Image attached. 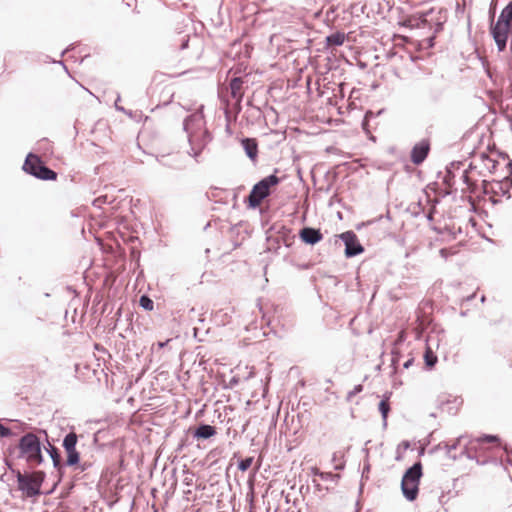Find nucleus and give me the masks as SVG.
<instances>
[{
    "mask_svg": "<svg viewBox=\"0 0 512 512\" xmlns=\"http://www.w3.org/2000/svg\"><path fill=\"white\" fill-rule=\"evenodd\" d=\"M205 119L201 110L187 116L183 129L187 134L190 150L188 154L197 160L201 152L212 141V135L205 127Z\"/></svg>",
    "mask_w": 512,
    "mask_h": 512,
    "instance_id": "obj_1",
    "label": "nucleus"
},
{
    "mask_svg": "<svg viewBox=\"0 0 512 512\" xmlns=\"http://www.w3.org/2000/svg\"><path fill=\"white\" fill-rule=\"evenodd\" d=\"M41 446L40 439L35 434L27 433L19 440V457L32 466L40 465L43 462Z\"/></svg>",
    "mask_w": 512,
    "mask_h": 512,
    "instance_id": "obj_2",
    "label": "nucleus"
},
{
    "mask_svg": "<svg viewBox=\"0 0 512 512\" xmlns=\"http://www.w3.org/2000/svg\"><path fill=\"white\" fill-rule=\"evenodd\" d=\"M279 183L280 178L275 174L264 177L257 182L252 187L247 197L248 207L252 209L259 207L262 201L271 194V188L277 186Z\"/></svg>",
    "mask_w": 512,
    "mask_h": 512,
    "instance_id": "obj_3",
    "label": "nucleus"
},
{
    "mask_svg": "<svg viewBox=\"0 0 512 512\" xmlns=\"http://www.w3.org/2000/svg\"><path fill=\"white\" fill-rule=\"evenodd\" d=\"M43 471L31 473L16 472L18 489L28 498L35 497L41 493V485L45 479Z\"/></svg>",
    "mask_w": 512,
    "mask_h": 512,
    "instance_id": "obj_4",
    "label": "nucleus"
},
{
    "mask_svg": "<svg viewBox=\"0 0 512 512\" xmlns=\"http://www.w3.org/2000/svg\"><path fill=\"white\" fill-rule=\"evenodd\" d=\"M23 170L41 180H55L57 173L47 167L39 156L29 153L23 164Z\"/></svg>",
    "mask_w": 512,
    "mask_h": 512,
    "instance_id": "obj_5",
    "label": "nucleus"
},
{
    "mask_svg": "<svg viewBox=\"0 0 512 512\" xmlns=\"http://www.w3.org/2000/svg\"><path fill=\"white\" fill-rule=\"evenodd\" d=\"M490 33L500 52L504 51L507 46L509 37L512 36V24H505L500 21L491 23Z\"/></svg>",
    "mask_w": 512,
    "mask_h": 512,
    "instance_id": "obj_6",
    "label": "nucleus"
},
{
    "mask_svg": "<svg viewBox=\"0 0 512 512\" xmlns=\"http://www.w3.org/2000/svg\"><path fill=\"white\" fill-rule=\"evenodd\" d=\"M335 238L342 240L345 244V256L347 258L355 257L364 251L363 246L357 239V235L353 231H346L335 235ZM335 242H337V240H335Z\"/></svg>",
    "mask_w": 512,
    "mask_h": 512,
    "instance_id": "obj_7",
    "label": "nucleus"
},
{
    "mask_svg": "<svg viewBox=\"0 0 512 512\" xmlns=\"http://www.w3.org/2000/svg\"><path fill=\"white\" fill-rule=\"evenodd\" d=\"M156 161L169 169L181 170L185 167L183 156L180 153L157 155Z\"/></svg>",
    "mask_w": 512,
    "mask_h": 512,
    "instance_id": "obj_8",
    "label": "nucleus"
},
{
    "mask_svg": "<svg viewBox=\"0 0 512 512\" xmlns=\"http://www.w3.org/2000/svg\"><path fill=\"white\" fill-rule=\"evenodd\" d=\"M430 151V142L427 139H423L416 143L410 154L411 162L415 165L422 164L427 158Z\"/></svg>",
    "mask_w": 512,
    "mask_h": 512,
    "instance_id": "obj_9",
    "label": "nucleus"
},
{
    "mask_svg": "<svg viewBox=\"0 0 512 512\" xmlns=\"http://www.w3.org/2000/svg\"><path fill=\"white\" fill-rule=\"evenodd\" d=\"M499 439L497 436L494 435H484L482 437H479L475 440H471L464 448L462 454L466 455L467 458L474 460L476 459V456L474 453L477 451L478 447H480L483 443L488 442H498Z\"/></svg>",
    "mask_w": 512,
    "mask_h": 512,
    "instance_id": "obj_10",
    "label": "nucleus"
},
{
    "mask_svg": "<svg viewBox=\"0 0 512 512\" xmlns=\"http://www.w3.org/2000/svg\"><path fill=\"white\" fill-rule=\"evenodd\" d=\"M299 238L305 244L315 245L322 240L323 235L319 229L304 227L299 231Z\"/></svg>",
    "mask_w": 512,
    "mask_h": 512,
    "instance_id": "obj_11",
    "label": "nucleus"
},
{
    "mask_svg": "<svg viewBox=\"0 0 512 512\" xmlns=\"http://www.w3.org/2000/svg\"><path fill=\"white\" fill-rule=\"evenodd\" d=\"M230 92L233 99L236 100V105L238 108V111L241 109L240 103L243 98V92H242V86H243V79L241 77H234L230 81Z\"/></svg>",
    "mask_w": 512,
    "mask_h": 512,
    "instance_id": "obj_12",
    "label": "nucleus"
},
{
    "mask_svg": "<svg viewBox=\"0 0 512 512\" xmlns=\"http://www.w3.org/2000/svg\"><path fill=\"white\" fill-rule=\"evenodd\" d=\"M421 476H422V464H421V462L418 461L406 470V472L404 473V475L402 477V481L419 484Z\"/></svg>",
    "mask_w": 512,
    "mask_h": 512,
    "instance_id": "obj_13",
    "label": "nucleus"
},
{
    "mask_svg": "<svg viewBox=\"0 0 512 512\" xmlns=\"http://www.w3.org/2000/svg\"><path fill=\"white\" fill-rule=\"evenodd\" d=\"M241 145L247 155L252 161L256 162L258 157V144L254 138H244L241 140Z\"/></svg>",
    "mask_w": 512,
    "mask_h": 512,
    "instance_id": "obj_14",
    "label": "nucleus"
},
{
    "mask_svg": "<svg viewBox=\"0 0 512 512\" xmlns=\"http://www.w3.org/2000/svg\"><path fill=\"white\" fill-rule=\"evenodd\" d=\"M401 490H402L403 496L408 501H414L418 495L419 484L412 483V482L410 483L407 481H401Z\"/></svg>",
    "mask_w": 512,
    "mask_h": 512,
    "instance_id": "obj_15",
    "label": "nucleus"
},
{
    "mask_svg": "<svg viewBox=\"0 0 512 512\" xmlns=\"http://www.w3.org/2000/svg\"><path fill=\"white\" fill-rule=\"evenodd\" d=\"M216 434V428L209 424H200L193 432L196 439H209Z\"/></svg>",
    "mask_w": 512,
    "mask_h": 512,
    "instance_id": "obj_16",
    "label": "nucleus"
},
{
    "mask_svg": "<svg viewBox=\"0 0 512 512\" xmlns=\"http://www.w3.org/2000/svg\"><path fill=\"white\" fill-rule=\"evenodd\" d=\"M346 39V35L343 32H335L326 37V44L328 46H341Z\"/></svg>",
    "mask_w": 512,
    "mask_h": 512,
    "instance_id": "obj_17",
    "label": "nucleus"
},
{
    "mask_svg": "<svg viewBox=\"0 0 512 512\" xmlns=\"http://www.w3.org/2000/svg\"><path fill=\"white\" fill-rule=\"evenodd\" d=\"M312 474L320 477V479L323 481H330V482H334V483H336L340 478L339 474H334L331 472H322L317 468L312 469Z\"/></svg>",
    "mask_w": 512,
    "mask_h": 512,
    "instance_id": "obj_18",
    "label": "nucleus"
},
{
    "mask_svg": "<svg viewBox=\"0 0 512 512\" xmlns=\"http://www.w3.org/2000/svg\"><path fill=\"white\" fill-rule=\"evenodd\" d=\"M497 21L512 24V0L503 8Z\"/></svg>",
    "mask_w": 512,
    "mask_h": 512,
    "instance_id": "obj_19",
    "label": "nucleus"
},
{
    "mask_svg": "<svg viewBox=\"0 0 512 512\" xmlns=\"http://www.w3.org/2000/svg\"><path fill=\"white\" fill-rule=\"evenodd\" d=\"M389 396H385L384 399H382L378 405V409L381 413L382 419H383V426L385 427L387 425V417L390 411V404L388 402Z\"/></svg>",
    "mask_w": 512,
    "mask_h": 512,
    "instance_id": "obj_20",
    "label": "nucleus"
},
{
    "mask_svg": "<svg viewBox=\"0 0 512 512\" xmlns=\"http://www.w3.org/2000/svg\"><path fill=\"white\" fill-rule=\"evenodd\" d=\"M47 452L49 453V455L53 461V466L57 469H60L62 467V464H61V455H60L59 450L55 446L49 444V448L47 449Z\"/></svg>",
    "mask_w": 512,
    "mask_h": 512,
    "instance_id": "obj_21",
    "label": "nucleus"
},
{
    "mask_svg": "<svg viewBox=\"0 0 512 512\" xmlns=\"http://www.w3.org/2000/svg\"><path fill=\"white\" fill-rule=\"evenodd\" d=\"M67 453V459H66V465L67 466H74L79 463L80 460V454L76 450V447H72L70 449L65 450Z\"/></svg>",
    "mask_w": 512,
    "mask_h": 512,
    "instance_id": "obj_22",
    "label": "nucleus"
},
{
    "mask_svg": "<svg viewBox=\"0 0 512 512\" xmlns=\"http://www.w3.org/2000/svg\"><path fill=\"white\" fill-rule=\"evenodd\" d=\"M77 441H78L77 434L74 432H70L63 439V444H62L63 448L65 450L70 449L72 447L75 448L77 445Z\"/></svg>",
    "mask_w": 512,
    "mask_h": 512,
    "instance_id": "obj_23",
    "label": "nucleus"
},
{
    "mask_svg": "<svg viewBox=\"0 0 512 512\" xmlns=\"http://www.w3.org/2000/svg\"><path fill=\"white\" fill-rule=\"evenodd\" d=\"M424 360L427 367L432 368L437 363V356L428 347L424 353Z\"/></svg>",
    "mask_w": 512,
    "mask_h": 512,
    "instance_id": "obj_24",
    "label": "nucleus"
},
{
    "mask_svg": "<svg viewBox=\"0 0 512 512\" xmlns=\"http://www.w3.org/2000/svg\"><path fill=\"white\" fill-rule=\"evenodd\" d=\"M139 304L143 309L148 310V311L153 310V307H154V303H153L152 299L150 297H148L147 295H142L140 297Z\"/></svg>",
    "mask_w": 512,
    "mask_h": 512,
    "instance_id": "obj_25",
    "label": "nucleus"
},
{
    "mask_svg": "<svg viewBox=\"0 0 512 512\" xmlns=\"http://www.w3.org/2000/svg\"><path fill=\"white\" fill-rule=\"evenodd\" d=\"M252 462H253L252 457L244 458L238 462V469L242 472H245L251 467Z\"/></svg>",
    "mask_w": 512,
    "mask_h": 512,
    "instance_id": "obj_26",
    "label": "nucleus"
},
{
    "mask_svg": "<svg viewBox=\"0 0 512 512\" xmlns=\"http://www.w3.org/2000/svg\"><path fill=\"white\" fill-rule=\"evenodd\" d=\"M363 385L358 384L356 385L351 391L347 394V400L350 401L354 396H356L358 393L362 392Z\"/></svg>",
    "mask_w": 512,
    "mask_h": 512,
    "instance_id": "obj_27",
    "label": "nucleus"
},
{
    "mask_svg": "<svg viewBox=\"0 0 512 512\" xmlns=\"http://www.w3.org/2000/svg\"><path fill=\"white\" fill-rule=\"evenodd\" d=\"M11 434V430L0 423V438L8 437Z\"/></svg>",
    "mask_w": 512,
    "mask_h": 512,
    "instance_id": "obj_28",
    "label": "nucleus"
},
{
    "mask_svg": "<svg viewBox=\"0 0 512 512\" xmlns=\"http://www.w3.org/2000/svg\"><path fill=\"white\" fill-rule=\"evenodd\" d=\"M464 439L463 436H460L459 438H457L456 442L453 443L452 445H447V453L450 455L451 451L456 449L458 444Z\"/></svg>",
    "mask_w": 512,
    "mask_h": 512,
    "instance_id": "obj_29",
    "label": "nucleus"
},
{
    "mask_svg": "<svg viewBox=\"0 0 512 512\" xmlns=\"http://www.w3.org/2000/svg\"><path fill=\"white\" fill-rule=\"evenodd\" d=\"M120 100H121V97H120V95H118V97H117V99H116V101H115V108H116L118 111H122V112H124L125 114H127V115L131 116V112H130V111H129V112H128V111H126V110L124 109V107H122V106H121V104H118V102H119Z\"/></svg>",
    "mask_w": 512,
    "mask_h": 512,
    "instance_id": "obj_30",
    "label": "nucleus"
},
{
    "mask_svg": "<svg viewBox=\"0 0 512 512\" xmlns=\"http://www.w3.org/2000/svg\"><path fill=\"white\" fill-rule=\"evenodd\" d=\"M120 100H121V97H120V95H118V97H117V99H116V101H115V108H116L118 111H122V112H124L125 114H127V115L131 116V112H130V111H129V112H128V111H126V110L124 109V107H122V106H121V104H118V102H119Z\"/></svg>",
    "mask_w": 512,
    "mask_h": 512,
    "instance_id": "obj_31",
    "label": "nucleus"
},
{
    "mask_svg": "<svg viewBox=\"0 0 512 512\" xmlns=\"http://www.w3.org/2000/svg\"><path fill=\"white\" fill-rule=\"evenodd\" d=\"M461 179L463 180V182L467 185V187H470L471 186V180L468 176V171L467 170H464L462 172V175H461Z\"/></svg>",
    "mask_w": 512,
    "mask_h": 512,
    "instance_id": "obj_32",
    "label": "nucleus"
},
{
    "mask_svg": "<svg viewBox=\"0 0 512 512\" xmlns=\"http://www.w3.org/2000/svg\"><path fill=\"white\" fill-rule=\"evenodd\" d=\"M370 472V464L368 461H365L362 471V478L368 479V474Z\"/></svg>",
    "mask_w": 512,
    "mask_h": 512,
    "instance_id": "obj_33",
    "label": "nucleus"
},
{
    "mask_svg": "<svg viewBox=\"0 0 512 512\" xmlns=\"http://www.w3.org/2000/svg\"><path fill=\"white\" fill-rule=\"evenodd\" d=\"M494 16H495V10L490 8V10H489V17H490L491 23H495L494 22Z\"/></svg>",
    "mask_w": 512,
    "mask_h": 512,
    "instance_id": "obj_34",
    "label": "nucleus"
},
{
    "mask_svg": "<svg viewBox=\"0 0 512 512\" xmlns=\"http://www.w3.org/2000/svg\"><path fill=\"white\" fill-rule=\"evenodd\" d=\"M430 96H431V98H432L434 101H437V100L440 98L441 93H440V92H438V93L431 92V95H430Z\"/></svg>",
    "mask_w": 512,
    "mask_h": 512,
    "instance_id": "obj_35",
    "label": "nucleus"
},
{
    "mask_svg": "<svg viewBox=\"0 0 512 512\" xmlns=\"http://www.w3.org/2000/svg\"><path fill=\"white\" fill-rule=\"evenodd\" d=\"M188 43H189V39H188V38H187V39H184V40L182 41V44H181L180 48H181V49H186V48L188 47Z\"/></svg>",
    "mask_w": 512,
    "mask_h": 512,
    "instance_id": "obj_36",
    "label": "nucleus"
},
{
    "mask_svg": "<svg viewBox=\"0 0 512 512\" xmlns=\"http://www.w3.org/2000/svg\"><path fill=\"white\" fill-rule=\"evenodd\" d=\"M508 463H509V465L511 466V469H509V468H506V469H507V472H508V474H509V476H510V479H511V481H512V460H511V459H508Z\"/></svg>",
    "mask_w": 512,
    "mask_h": 512,
    "instance_id": "obj_37",
    "label": "nucleus"
},
{
    "mask_svg": "<svg viewBox=\"0 0 512 512\" xmlns=\"http://www.w3.org/2000/svg\"><path fill=\"white\" fill-rule=\"evenodd\" d=\"M412 363H413V359H412V358H411V359H408V360L403 364V367L407 369V368H409V367L412 365Z\"/></svg>",
    "mask_w": 512,
    "mask_h": 512,
    "instance_id": "obj_38",
    "label": "nucleus"
},
{
    "mask_svg": "<svg viewBox=\"0 0 512 512\" xmlns=\"http://www.w3.org/2000/svg\"><path fill=\"white\" fill-rule=\"evenodd\" d=\"M372 112H367L366 115H365V118H364V121H363V127L365 128V125L367 123V120H368V117L369 116H372Z\"/></svg>",
    "mask_w": 512,
    "mask_h": 512,
    "instance_id": "obj_39",
    "label": "nucleus"
},
{
    "mask_svg": "<svg viewBox=\"0 0 512 512\" xmlns=\"http://www.w3.org/2000/svg\"><path fill=\"white\" fill-rule=\"evenodd\" d=\"M343 468H344V464H337V465L335 466V469H336V470H342Z\"/></svg>",
    "mask_w": 512,
    "mask_h": 512,
    "instance_id": "obj_40",
    "label": "nucleus"
},
{
    "mask_svg": "<svg viewBox=\"0 0 512 512\" xmlns=\"http://www.w3.org/2000/svg\"><path fill=\"white\" fill-rule=\"evenodd\" d=\"M402 445L404 446L405 449L409 448V446H410L408 441H403Z\"/></svg>",
    "mask_w": 512,
    "mask_h": 512,
    "instance_id": "obj_41",
    "label": "nucleus"
},
{
    "mask_svg": "<svg viewBox=\"0 0 512 512\" xmlns=\"http://www.w3.org/2000/svg\"><path fill=\"white\" fill-rule=\"evenodd\" d=\"M403 336H404V332H400L399 338H398L399 342L403 340Z\"/></svg>",
    "mask_w": 512,
    "mask_h": 512,
    "instance_id": "obj_42",
    "label": "nucleus"
},
{
    "mask_svg": "<svg viewBox=\"0 0 512 512\" xmlns=\"http://www.w3.org/2000/svg\"><path fill=\"white\" fill-rule=\"evenodd\" d=\"M474 297H475V294L470 295L469 297H467V301H471Z\"/></svg>",
    "mask_w": 512,
    "mask_h": 512,
    "instance_id": "obj_43",
    "label": "nucleus"
},
{
    "mask_svg": "<svg viewBox=\"0 0 512 512\" xmlns=\"http://www.w3.org/2000/svg\"><path fill=\"white\" fill-rule=\"evenodd\" d=\"M333 461H337L336 453H334V455H333Z\"/></svg>",
    "mask_w": 512,
    "mask_h": 512,
    "instance_id": "obj_44",
    "label": "nucleus"
},
{
    "mask_svg": "<svg viewBox=\"0 0 512 512\" xmlns=\"http://www.w3.org/2000/svg\"><path fill=\"white\" fill-rule=\"evenodd\" d=\"M68 51H69V48H68V49H66V50H64V51H62V55H64V54H65L66 52H68Z\"/></svg>",
    "mask_w": 512,
    "mask_h": 512,
    "instance_id": "obj_45",
    "label": "nucleus"
},
{
    "mask_svg": "<svg viewBox=\"0 0 512 512\" xmlns=\"http://www.w3.org/2000/svg\"><path fill=\"white\" fill-rule=\"evenodd\" d=\"M485 299H486V298H485V296H482V297H481V302H484V301H485Z\"/></svg>",
    "mask_w": 512,
    "mask_h": 512,
    "instance_id": "obj_46",
    "label": "nucleus"
},
{
    "mask_svg": "<svg viewBox=\"0 0 512 512\" xmlns=\"http://www.w3.org/2000/svg\"><path fill=\"white\" fill-rule=\"evenodd\" d=\"M447 173H448V175H450L451 174V170L447 169Z\"/></svg>",
    "mask_w": 512,
    "mask_h": 512,
    "instance_id": "obj_47",
    "label": "nucleus"
}]
</instances>
